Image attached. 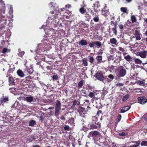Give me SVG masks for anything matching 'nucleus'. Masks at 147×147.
I'll use <instances>...</instances> for the list:
<instances>
[{
    "label": "nucleus",
    "instance_id": "nucleus-44",
    "mask_svg": "<svg viewBox=\"0 0 147 147\" xmlns=\"http://www.w3.org/2000/svg\"><path fill=\"white\" fill-rule=\"evenodd\" d=\"M137 84H138L140 86H144V82L140 80H139L137 82Z\"/></svg>",
    "mask_w": 147,
    "mask_h": 147
},
{
    "label": "nucleus",
    "instance_id": "nucleus-24",
    "mask_svg": "<svg viewBox=\"0 0 147 147\" xmlns=\"http://www.w3.org/2000/svg\"><path fill=\"white\" fill-rule=\"evenodd\" d=\"M129 97V94H127L123 96L122 99V101L123 102L126 101Z\"/></svg>",
    "mask_w": 147,
    "mask_h": 147
},
{
    "label": "nucleus",
    "instance_id": "nucleus-32",
    "mask_svg": "<svg viewBox=\"0 0 147 147\" xmlns=\"http://www.w3.org/2000/svg\"><path fill=\"white\" fill-rule=\"evenodd\" d=\"M84 80H81L78 84V87L80 88H82V86L84 84Z\"/></svg>",
    "mask_w": 147,
    "mask_h": 147
},
{
    "label": "nucleus",
    "instance_id": "nucleus-31",
    "mask_svg": "<svg viewBox=\"0 0 147 147\" xmlns=\"http://www.w3.org/2000/svg\"><path fill=\"white\" fill-rule=\"evenodd\" d=\"M120 10L121 11L124 13H128L127 11V8L126 7H121L120 8Z\"/></svg>",
    "mask_w": 147,
    "mask_h": 147
},
{
    "label": "nucleus",
    "instance_id": "nucleus-14",
    "mask_svg": "<svg viewBox=\"0 0 147 147\" xmlns=\"http://www.w3.org/2000/svg\"><path fill=\"white\" fill-rule=\"evenodd\" d=\"M24 71L26 74H32L33 72V70L32 67H27V68H26L25 69Z\"/></svg>",
    "mask_w": 147,
    "mask_h": 147
},
{
    "label": "nucleus",
    "instance_id": "nucleus-18",
    "mask_svg": "<svg viewBox=\"0 0 147 147\" xmlns=\"http://www.w3.org/2000/svg\"><path fill=\"white\" fill-rule=\"evenodd\" d=\"M88 96L89 97L92 98L93 99L97 100L98 99V98L97 97H96L94 96V94L93 92H90Z\"/></svg>",
    "mask_w": 147,
    "mask_h": 147
},
{
    "label": "nucleus",
    "instance_id": "nucleus-13",
    "mask_svg": "<svg viewBox=\"0 0 147 147\" xmlns=\"http://www.w3.org/2000/svg\"><path fill=\"white\" fill-rule=\"evenodd\" d=\"M80 114H82L85 113V108L81 106H79L77 110Z\"/></svg>",
    "mask_w": 147,
    "mask_h": 147
},
{
    "label": "nucleus",
    "instance_id": "nucleus-48",
    "mask_svg": "<svg viewBox=\"0 0 147 147\" xmlns=\"http://www.w3.org/2000/svg\"><path fill=\"white\" fill-rule=\"evenodd\" d=\"M52 78L53 81H54L55 80H57L58 79V77L57 75H54L53 76Z\"/></svg>",
    "mask_w": 147,
    "mask_h": 147
},
{
    "label": "nucleus",
    "instance_id": "nucleus-6",
    "mask_svg": "<svg viewBox=\"0 0 147 147\" xmlns=\"http://www.w3.org/2000/svg\"><path fill=\"white\" fill-rule=\"evenodd\" d=\"M134 34L136 40H139L141 39L140 36L142 35V34L140 33L139 30H135Z\"/></svg>",
    "mask_w": 147,
    "mask_h": 147
},
{
    "label": "nucleus",
    "instance_id": "nucleus-28",
    "mask_svg": "<svg viewBox=\"0 0 147 147\" xmlns=\"http://www.w3.org/2000/svg\"><path fill=\"white\" fill-rule=\"evenodd\" d=\"M94 44L96 46H97V48L100 47L102 45L101 42L99 41H94Z\"/></svg>",
    "mask_w": 147,
    "mask_h": 147
},
{
    "label": "nucleus",
    "instance_id": "nucleus-5",
    "mask_svg": "<svg viewBox=\"0 0 147 147\" xmlns=\"http://www.w3.org/2000/svg\"><path fill=\"white\" fill-rule=\"evenodd\" d=\"M138 100L139 102L142 104H144L147 102V98L144 96L138 97Z\"/></svg>",
    "mask_w": 147,
    "mask_h": 147
},
{
    "label": "nucleus",
    "instance_id": "nucleus-9",
    "mask_svg": "<svg viewBox=\"0 0 147 147\" xmlns=\"http://www.w3.org/2000/svg\"><path fill=\"white\" fill-rule=\"evenodd\" d=\"M15 80L11 76H9L8 78V82L9 85H14L15 84Z\"/></svg>",
    "mask_w": 147,
    "mask_h": 147
},
{
    "label": "nucleus",
    "instance_id": "nucleus-26",
    "mask_svg": "<svg viewBox=\"0 0 147 147\" xmlns=\"http://www.w3.org/2000/svg\"><path fill=\"white\" fill-rule=\"evenodd\" d=\"M110 41L112 44L116 45L117 43V40L115 38H113L110 39Z\"/></svg>",
    "mask_w": 147,
    "mask_h": 147
},
{
    "label": "nucleus",
    "instance_id": "nucleus-49",
    "mask_svg": "<svg viewBox=\"0 0 147 147\" xmlns=\"http://www.w3.org/2000/svg\"><path fill=\"white\" fill-rule=\"evenodd\" d=\"M94 41H92L91 42H90L89 44V47L90 48H92L94 47Z\"/></svg>",
    "mask_w": 147,
    "mask_h": 147
},
{
    "label": "nucleus",
    "instance_id": "nucleus-34",
    "mask_svg": "<svg viewBox=\"0 0 147 147\" xmlns=\"http://www.w3.org/2000/svg\"><path fill=\"white\" fill-rule=\"evenodd\" d=\"M26 100L28 102H31L33 101V97L32 96H28L26 98Z\"/></svg>",
    "mask_w": 147,
    "mask_h": 147
},
{
    "label": "nucleus",
    "instance_id": "nucleus-8",
    "mask_svg": "<svg viewBox=\"0 0 147 147\" xmlns=\"http://www.w3.org/2000/svg\"><path fill=\"white\" fill-rule=\"evenodd\" d=\"M1 103L2 105H3L5 103L8 102L9 101V97L8 96L4 97V96L1 99Z\"/></svg>",
    "mask_w": 147,
    "mask_h": 147
},
{
    "label": "nucleus",
    "instance_id": "nucleus-11",
    "mask_svg": "<svg viewBox=\"0 0 147 147\" xmlns=\"http://www.w3.org/2000/svg\"><path fill=\"white\" fill-rule=\"evenodd\" d=\"M131 108V107L129 106H125L122 108L120 111V113H123L128 111Z\"/></svg>",
    "mask_w": 147,
    "mask_h": 147
},
{
    "label": "nucleus",
    "instance_id": "nucleus-19",
    "mask_svg": "<svg viewBox=\"0 0 147 147\" xmlns=\"http://www.w3.org/2000/svg\"><path fill=\"white\" fill-rule=\"evenodd\" d=\"M61 110L60 109H57V108H55V112L54 113V115L57 118L59 116L60 113L59 111Z\"/></svg>",
    "mask_w": 147,
    "mask_h": 147
},
{
    "label": "nucleus",
    "instance_id": "nucleus-51",
    "mask_svg": "<svg viewBox=\"0 0 147 147\" xmlns=\"http://www.w3.org/2000/svg\"><path fill=\"white\" fill-rule=\"evenodd\" d=\"M89 129V127H85L84 126H83V128L82 129V130L84 131H86L87 130Z\"/></svg>",
    "mask_w": 147,
    "mask_h": 147
},
{
    "label": "nucleus",
    "instance_id": "nucleus-36",
    "mask_svg": "<svg viewBox=\"0 0 147 147\" xmlns=\"http://www.w3.org/2000/svg\"><path fill=\"white\" fill-rule=\"evenodd\" d=\"M16 90V88H9V90L11 93L15 94Z\"/></svg>",
    "mask_w": 147,
    "mask_h": 147
},
{
    "label": "nucleus",
    "instance_id": "nucleus-25",
    "mask_svg": "<svg viewBox=\"0 0 147 147\" xmlns=\"http://www.w3.org/2000/svg\"><path fill=\"white\" fill-rule=\"evenodd\" d=\"M18 75L20 76L21 77H23L24 76V74L22 70L19 69L17 71Z\"/></svg>",
    "mask_w": 147,
    "mask_h": 147
},
{
    "label": "nucleus",
    "instance_id": "nucleus-63",
    "mask_svg": "<svg viewBox=\"0 0 147 147\" xmlns=\"http://www.w3.org/2000/svg\"><path fill=\"white\" fill-rule=\"evenodd\" d=\"M102 112V111L101 110H98V111L97 113H96V115L98 116H99L100 114Z\"/></svg>",
    "mask_w": 147,
    "mask_h": 147
},
{
    "label": "nucleus",
    "instance_id": "nucleus-10",
    "mask_svg": "<svg viewBox=\"0 0 147 147\" xmlns=\"http://www.w3.org/2000/svg\"><path fill=\"white\" fill-rule=\"evenodd\" d=\"M138 55L141 58H145L147 55V51H142L138 53Z\"/></svg>",
    "mask_w": 147,
    "mask_h": 147
},
{
    "label": "nucleus",
    "instance_id": "nucleus-21",
    "mask_svg": "<svg viewBox=\"0 0 147 147\" xmlns=\"http://www.w3.org/2000/svg\"><path fill=\"white\" fill-rule=\"evenodd\" d=\"M102 15H103L105 17H107L109 14V11L108 10H102Z\"/></svg>",
    "mask_w": 147,
    "mask_h": 147
},
{
    "label": "nucleus",
    "instance_id": "nucleus-52",
    "mask_svg": "<svg viewBox=\"0 0 147 147\" xmlns=\"http://www.w3.org/2000/svg\"><path fill=\"white\" fill-rule=\"evenodd\" d=\"M95 124L96 125V126H98V128H100V124L98 121H96L95 122Z\"/></svg>",
    "mask_w": 147,
    "mask_h": 147
},
{
    "label": "nucleus",
    "instance_id": "nucleus-60",
    "mask_svg": "<svg viewBox=\"0 0 147 147\" xmlns=\"http://www.w3.org/2000/svg\"><path fill=\"white\" fill-rule=\"evenodd\" d=\"M143 19L144 20V23L147 24V18L144 17L143 18Z\"/></svg>",
    "mask_w": 147,
    "mask_h": 147
},
{
    "label": "nucleus",
    "instance_id": "nucleus-29",
    "mask_svg": "<svg viewBox=\"0 0 147 147\" xmlns=\"http://www.w3.org/2000/svg\"><path fill=\"white\" fill-rule=\"evenodd\" d=\"M83 64L84 66H87L88 65L87 59L86 58H84L82 59Z\"/></svg>",
    "mask_w": 147,
    "mask_h": 147
},
{
    "label": "nucleus",
    "instance_id": "nucleus-45",
    "mask_svg": "<svg viewBox=\"0 0 147 147\" xmlns=\"http://www.w3.org/2000/svg\"><path fill=\"white\" fill-rule=\"evenodd\" d=\"M24 53L25 52L24 51H20L18 53V55L19 57H22L24 55Z\"/></svg>",
    "mask_w": 147,
    "mask_h": 147
},
{
    "label": "nucleus",
    "instance_id": "nucleus-47",
    "mask_svg": "<svg viewBox=\"0 0 147 147\" xmlns=\"http://www.w3.org/2000/svg\"><path fill=\"white\" fill-rule=\"evenodd\" d=\"M65 13L67 14L69 16H71L72 15L71 11L69 10H66Z\"/></svg>",
    "mask_w": 147,
    "mask_h": 147
},
{
    "label": "nucleus",
    "instance_id": "nucleus-56",
    "mask_svg": "<svg viewBox=\"0 0 147 147\" xmlns=\"http://www.w3.org/2000/svg\"><path fill=\"white\" fill-rule=\"evenodd\" d=\"M103 53V50L100 49L99 50V51L97 53L98 55H102Z\"/></svg>",
    "mask_w": 147,
    "mask_h": 147
},
{
    "label": "nucleus",
    "instance_id": "nucleus-12",
    "mask_svg": "<svg viewBox=\"0 0 147 147\" xmlns=\"http://www.w3.org/2000/svg\"><path fill=\"white\" fill-rule=\"evenodd\" d=\"M99 2L98 1H97L95 3L93 4L94 10L96 12L98 10L99 11L100 10L99 9L97 10L98 8L100 6V5L99 4Z\"/></svg>",
    "mask_w": 147,
    "mask_h": 147
},
{
    "label": "nucleus",
    "instance_id": "nucleus-54",
    "mask_svg": "<svg viewBox=\"0 0 147 147\" xmlns=\"http://www.w3.org/2000/svg\"><path fill=\"white\" fill-rule=\"evenodd\" d=\"M118 49L119 51L122 52H124L125 51V50L124 49L121 47H119Z\"/></svg>",
    "mask_w": 147,
    "mask_h": 147
},
{
    "label": "nucleus",
    "instance_id": "nucleus-46",
    "mask_svg": "<svg viewBox=\"0 0 147 147\" xmlns=\"http://www.w3.org/2000/svg\"><path fill=\"white\" fill-rule=\"evenodd\" d=\"M127 134L126 133L123 132L119 134V135L121 136H124L127 135Z\"/></svg>",
    "mask_w": 147,
    "mask_h": 147
},
{
    "label": "nucleus",
    "instance_id": "nucleus-58",
    "mask_svg": "<svg viewBox=\"0 0 147 147\" xmlns=\"http://www.w3.org/2000/svg\"><path fill=\"white\" fill-rule=\"evenodd\" d=\"M143 118L144 119V121L147 122V114L144 115L143 116Z\"/></svg>",
    "mask_w": 147,
    "mask_h": 147
},
{
    "label": "nucleus",
    "instance_id": "nucleus-17",
    "mask_svg": "<svg viewBox=\"0 0 147 147\" xmlns=\"http://www.w3.org/2000/svg\"><path fill=\"white\" fill-rule=\"evenodd\" d=\"M135 63L136 64H141L142 63V61L140 59L136 58L135 57L133 58Z\"/></svg>",
    "mask_w": 147,
    "mask_h": 147
},
{
    "label": "nucleus",
    "instance_id": "nucleus-15",
    "mask_svg": "<svg viewBox=\"0 0 147 147\" xmlns=\"http://www.w3.org/2000/svg\"><path fill=\"white\" fill-rule=\"evenodd\" d=\"M78 44L80 45L81 46H85L88 45V42L86 40L84 39H82L78 42Z\"/></svg>",
    "mask_w": 147,
    "mask_h": 147
},
{
    "label": "nucleus",
    "instance_id": "nucleus-41",
    "mask_svg": "<svg viewBox=\"0 0 147 147\" xmlns=\"http://www.w3.org/2000/svg\"><path fill=\"white\" fill-rule=\"evenodd\" d=\"M121 114H119L118 115L117 119L116 120V121L117 123H119L120 122L121 118Z\"/></svg>",
    "mask_w": 147,
    "mask_h": 147
},
{
    "label": "nucleus",
    "instance_id": "nucleus-40",
    "mask_svg": "<svg viewBox=\"0 0 147 147\" xmlns=\"http://www.w3.org/2000/svg\"><path fill=\"white\" fill-rule=\"evenodd\" d=\"M107 58L108 61H110L111 60H114L113 55H110L109 56H107Z\"/></svg>",
    "mask_w": 147,
    "mask_h": 147
},
{
    "label": "nucleus",
    "instance_id": "nucleus-27",
    "mask_svg": "<svg viewBox=\"0 0 147 147\" xmlns=\"http://www.w3.org/2000/svg\"><path fill=\"white\" fill-rule=\"evenodd\" d=\"M61 103L60 101L59 100H57L56 101V103L55 105V108H57V109H61Z\"/></svg>",
    "mask_w": 147,
    "mask_h": 147
},
{
    "label": "nucleus",
    "instance_id": "nucleus-3",
    "mask_svg": "<svg viewBox=\"0 0 147 147\" xmlns=\"http://www.w3.org/2000/svg\"><path fill=\"white\" fill-rule=\"evenodd\" d=\"M53 16H54L53 18L54 20H55V22L57 23L58 25L59 20L61 18V16L59 11L58 10L57 13H55Z\"/></svg>",
    "mask_w": 147,
    "mask_h": 147
},
{
    "label": "nucleus",
    "instance_id": "nucleus-7",
    "mask_svg": "<svg viewBox=\"0 0 147 147\" xmlns=\"http://www.w3.org/2000/svg\"><path fill=\"white\" fill-rule=\"evenodd\" d=\"M89 135L90 137L94 138L99 135V133L97 131H92L90 132Z\"/></svg>",
    "mask_w": 147,
    "mask_h": 147
},
{
    "label": "nucleus",
    "instance_id": "nucleus-35",
    "mask_svg": "<svg viewBox=\"0 0 147 147\" xmlns=\"http://www.w3.org/2000/svg\"><path fill=\"white\" fill-rule=\"evenodd\" d=\"M131 20L132 23L135 22H136L137 19L135 16H131Z\"/></svg>",
    "mask_w": 147,
    "mask_h": 147
},
{
    "label": "nucleus",
    "instance_id": "nucleus-50",
    "mask_svg": "<svg viewBox=\"0 0 147 147\" xmlns=\"http://www.w3.org/2000/svg\"><path fill=\"white\" fill-rule=\"evenodd\" d=\"M7 51V49L6 48H4L2 50V52L3 54H5L6 53Z\"/></svg>",
    "mask_w": 147,
    "mask_h": 147
},
{
    "label": "nucleus",
    "instance_id": "nucleus-16",
    "mask_svg": "<svg viewBox=\"0 0 147 147\" xmlns=\"http://www.w3.org/2000/svg\"><path fill=\"white\" fill-rule=\"evenodd\" d=\"M97 60V63L99 64L102 62V56L101 55H98L96 58Z\"/></svg>",
    "mask_w": 147,
    "mask_h": 147
},
{
    "label": "nucleus",
    "instance_id": "nucleus-1",
    "mask_svg": "<svg viewBox=\"0 0 147 147\" xmlns=\"http://www.w3.org/2000/svg\"><path fill=\"white\" fill-rule=\"evenodd\" d=\"M116 70L118 72V76L119 77H124L126 74V71L122 66H120L116 68Z\"/></svg>",
    "mask_w": 147,
    "mask_h": 147
},
{
    "label": "nucleus",
    "instance_id": "nucleus-55",
    "mask_svg": "<svg viewBox=\"0 0 147 147\" xmlns=\"http://www.w3.org/2000/svg\"><path fill=\"white\" fill-rule=\"evenodd\" d=\"M108 77L109 78L111 79L112 80H113V79H114V76L113 75L111 74H109L108 76Z\"/></svg>",
    "mask_w": 147,
    "mask_h": 147
},
{
    "label": "nucleus",
    "instance_id": "nucleus-61",
    "mask_svg": "<svg viewBox=\"0 0 147 147\" xmlns=\"http://www.w3.org/2000/svg\"><path fill=\"white\" fill-rule=\"evenodd\" d=\"M57 10L56 9V10H54V11H51L50 13L51 14H55V13H57Z\"/></svg>",
    "mask_w": 147,
    "mask_h": 147
},
{
    "label": "nucleus",
    "instance_id": "nucleus-23",
    "mask_svg": "<svg viewBox=\"0 0 147 147\" xmlns=\"http://www.w3.org/2000/svg\"><path fill=\"white\" fill-rule=\"evenodd\" d=\"M79 11L82 14H85L86 12V9L83 7H82L79 9Z\"/></svg>",
    "mask_w": 147,
    "mask_h": 147
},
{
    "label": "nucleus",
    "instance_id": "nucleus-37",
    "mask_svg": "<svg viewBox=\"0 0 147 147\" xmlns=\"http://www.w3.org/2000/svg\"><path fill=\"white\" fill-rule=\"evenodd\" d=\"M111 30L113 32L114 34L115 35H117V27H114L111 28Z\"/></svg>",
    "mask_w": 147,
    "mask_h": 147
},
{
    "label": "nucleus",
    "instance_id": "nucleus-2",
    "mask_svg": "<svg viewBox=\"0 0 147 147\" xmlns=\"http://www.w3.org/2000/svg\"><path fill=\"white\" fill-rule=\"evenodd\" d=\"M94 76L100 81H102L105 79L103 73L101 71L99 72H97L94 75Z\"/></svg>",
    "mask_w": 147,
    "mask_h": 147
},
{
    "label": "nucleus",
    "instance_id": "nucleus-38",
    "mask_svg": "<svg viewBox=\"0 0 147 147\" xmlns=\"http://www.w3.org/2000/svg\"><path fill=\"white\" fill-rule=\"evenodd\" d=\"M85 17L86 19V20L88 21L91 18V16L89 14L86 13L85 14Z\"/></svg>",
    "mask_w": 147,
    "mask_h": 147
},
{
    "label": "nucleus",
    "instance_id": "nucleus-20",
    "mask_svg": "<svg viewBox=\"0 0 147 147\" xmlns=\"http://www.w3.org/2000/svg\"><path fill=\"white\" fill-rule=\"evenodd\" d=\"M88 127L89 129H96L98 128V126H96L95 125L92 123L88 124Z\"/></svg>",
    "mask_w": 147,
    "mask_h": 147
},
{
    "label": "nucleus",
    "instance_id": "nucleus-4",
    "mask_svg": "<svg viewBox=\"0 0 147 147\" xmlns=\"http://www.w3.org/2000/svg\"><path fill=\"white\" fill-rule=\"evenodd\" d=\"M133 143H135V144L127 146L125 144H123L121 145L120 147H138L140 144V141L138 140V141L134 142Z\"/></svg>",
    "mask_w": 147,
    "mask_h": 147
},
{
    "label": "nucleus",
    "instance_id": "nucleus-53",
    "mask_svg": "<svg viewBox=\"0 0 147 147\" xmlns=\"http://www.w3.org/2000/svg\"><path fill=\"white\" fill-rule=\"evenodd\" d=\"M121 60V56H120L119 57V58H117L116 59H115L114 61L115 62H119Z\"/></svg>",
    "mask_w": 147,
    "mask_h": 147
},
{
    "label": "nucleus",
    "instance_id": "nucleus-64",
    "mask_svg": "<svg viewBox=\"0 0 147 147\" xmlns=\"http://www.w3.org/2000/svg\"><path fill=\"white\" fill-rule=\"evenodd\" d=\"M136 89V92H139L140 93H142V91L140 89L138 88Z\"/></svg>",
    "mask_w": 147,
    "mask_h": 147
},
{
    "label": "nucleus",
    "instance_id": "nucleus-59",
    "mask_svg": "<svg viewBox=\"0 0 147 147\" xmlns=\"http://www.w3.org/2000/svg\"><path fill=\"white\" fill-rule=\"evenodd\" d=\"M118 27L120 29H122L123 28L124 26L123 24H119L118 25Z\"/></svg>",
    "mask_w": 147,
    "mask_h": 147
},
{
    "label": "nucleus",
    "instance_id": "nucleus-57",
    "mask_svg": "<svg viewBox=\"0 0 147 147\" xmlns=\"http://www.w3.org/2000/svg\"><path fill=\"white\" fill-rule=\"evenodd\" d=\"M64 129L65 130H69V127L68 125H65L64 127Z\"/></svg>",
    "mask_w": 147,
    "mask_h": 147
},
{
    "label": "nucleus",
    "instance_id": "nucleus-33",
    "mask_svg": "<svg viewBox=\"0 0 147 147\" xmlns=\"http://www.w3.org/2000/svg\"><path fill=\"white\" fill-rule=\"evenodd\" d=\"M36 124V121L34 120H31L29 123V125L30 126H33Z\"/></svg>",
    "mask_w": 147,
    "mask_h": 147
},
{
    "label": "nucleus",
    "instance_id": "nucleus-42",
    "mask_svg": "<svg viewBox=\"0 0 147 147\" xmlns=\"http://www.w3.org/2000/svg\"><path fill=\"white\" fill-rule=\"evenodd\" d=\"M80 103L77 100H74L73 102V106H75L76 105H79Z\"/></svg>",
    "mask_w": 147,
    "mask_h": 147
},
{
    "label": "nucleus",
    "instance_id": "nucleus-30",
    "mask_svg": "<svg viewBox=\"0 0 147 147\" xmlns=\"http://www.w3.org/2000/svg\"><path fill=\"white\" fill-rule=\"evenodd\" d=\"M88 57L89 62L91 63L94 64L93 63L95 61L94 58L91 56H88Z\"/></svg>",
    "mask_w": 147,
    "mask_h": 147
},
{
    "label": "nucleus",
    "instance_id": "nucleus-62",
    "mask_svg": "<svg viewBox=\"0 0 147 147\" xmlns=\"http://www.w3.org/2000/svg\"><path fill=\"white\" fill-rule=\"evenodd\" d=\"M71 5L69 4H67L65 5V8L69 9L71 7Z\"/></svg>",
    "mask_w": 147,
    "mask_h": 147
},
{
    "label": "nucleus",
    "instance_id": "nucleus-22",
    "mask_svg": "<svg viewBox=\"0 0 147 147\" xmlns=\"http://www.w3.org/2000/svg\"><path fill=\"white\" fill-rule=\"evenodd\" d=\"M124 59L128 61H131L133 60V57H131L129 55H127L125 56Z\"/></svg>",
    "mask_w": 147,
    "mask_h": 147
},
{
    "label": "nucleus",
    "instance_id": "nucleus-39",
    "mask_svg": "<svg viewBox=\"0 0 147 147\" xmlns=\"http://www.w3.org/2000/svg\"><path fill=\"white\" fill-rule=\"evenodd\" d=\"M140 144L141 146H147V140L143 141L141 143L140 142Z\"/></svg>",
    "mask_w": 147,
    "mask_h": 147
},
{
    "label": "nucleus",
    "instance_id": "nucleus-43",
    "mask_svg": "<svg viewBox=\"0 0 147 147\" xmlns=\"http://www.w3.org/2000/svg\"><path fill=\"white\" fill-rule=\"evenodd\" d=\"M93 20L95 22H98L99 21V17L98 16H97L94 17L93 18Z\"/></svg>",
    "mask_w": 147,
    "mask_h": 147
}]
</instances>
